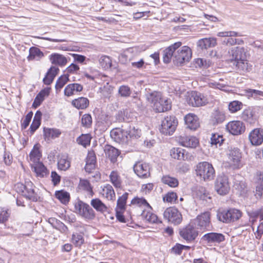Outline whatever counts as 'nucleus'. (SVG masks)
<instances>
[{"instance_id":"1","label":"nucleus","mask_w":263,"mask_h":263,"mask_svg":"<svg viewBox=\"0 0 263 263\" xmlns=\"http://www.w3.org/2000/svg\"><path fill=\"white\" fill-rule=\"evenodd\" d=\"M182 45L181 42L175 43L163 51V59L165 63H168L171 59L177 65L189 62L192 57V51L190 47L184 46L179 49Z\"/></svg>"},{"instance_id":"2","label":"nucleus","mask_w":263,"mask_h":263,"mask_svg":"<svg viewBox=\"0 0 263 263\" xmlns=\"http://www.w3.org/2000/svg\"><path fill=\"white\" fill-rule=\"evenodd\" d=\"M146 100L151 104L156 112H162L171 108L170 100L162 96L158 91L147 92L145 94Z\"/></svg>"},{"instance_id":"3","label":"nucleus","mask_w":263,"mask_h":263,"mask_svg":"<svg viewBox=\"0 0 263 263\" xmlns=\"http://www.w3.org/2000/svg\"><path fill=\"white\" fill-rule=\"evenodd\" d=\"M197 176H199L204 180H212L215 175V170L212 165L208 162L199 163L196 168Z\"/></svg>"},{"instance_id":"4","label":"nucleus","mask_w":263,"mask_h":263,"mask_svg":"<svg viewBox=\"0 0 263 263\" xmlns=\"http://www.w3.org/2000/svg\"><path fill=\"white\" fill-rule=\"evenodd\" d=\"M227 163L230 168L239 169L243 166L241 161V153L239 149L236 147L231 148L228 154Z\"/></svg>"},{"instance_id":"5","label":"nucleus","mask_w":263,"mask_h":263,"mask_svg":"<svg viewBox=\"0 0 263 263\" xmlns=\"http://www.w3.org/2000/svg\"><path fill=\"white\" fill-rule=\"evenodd\" d=\"M242 215L241 211L238 209L231 208L227 210H223L217 214L218 219L225 223L238 220Z\"/></svg>"},{"instance_id":"6","label":"nucleus","mask_w":263,"mask_h":263,"mask_svg":"<svg viewBox=\"0 0 263 263\" xmlns=\"http://www.w3.org/2000/svg\"><path fill=\"white\" fill-rule=\"evenodd\" d=\"M136 136L132 134L127 129L122 128H115L110 131V137L117 143H127L131 137Z\"/></svg>"},{"instance_id":"7","label":"nucleus","mask_w":263,"mask_h":263,"mask_svg":"<svg viewBox=\"0 0 263 263\" xmlns=\"http://www.w3.org/2000/svg\"><path fill=\"white\" fill-rule=\"evenodd\" d=\"M178 121L174 116H167L161 122L160 132L165 135H172L176 130Z\"/></svg>"},{"instance_id":"8","label":"nucleus","mask_w":263,"mask_h":263,"mask_svg":"<svg viewBox=\"0 0 263 263\" xmlns=\"http://www.w3.org/2000/svg\"><path fill=\"white\" fill-rule=\"evenodd\" d=\"M76 212L82 217L86 219H92L95 216L93 210L87 203L78 200L74 204Z\"/></svg>"},{"instance_id":"9","label":"nucleus","mask_w":263,"mask_h":263,"mask_svg":"<svg viewBox=\"0 0 263 263\" xmlns=\"http://www.w3.org/2000/svg\"><path fill=\"white\" fill-rule=\"evenodd\" d=\"M180 237L187 242L194 241L198 235V231L190 222L185 227L179 230Z\"/></svg>"},{"instance_id":"10","label":"nucleus","mask_w":263,"mask_h":263,"mask_svg":"<svg viewBox=\"0 0 263 263\" xmlns=\"http://www.w3.org/2000/svg\"><path fill=\"white\" fill-rule=\"evenodd\" d=\"M191 222L197 230H210V214L209 212L203 213L192 220Z\"/></svg>"},{"instance_id":"11","label":"nucleus","mask_w":263,"mask_h":263,"mask_svg":"<svg viewBox=\"0 0 263 263\" xmlns=\"http://www.w3.org/2000/svg\"><path fill=\"white\" fill-rule=\"evenodd\" d=\"M163 217L168 222L174 225H178L182 221L181 213L174 207L166 208L163 212Z\"/></svg>"},{"instance_id":"12","label":"nucleus","mask_w":263,"mask_h":263,"mask_svg":"<svg viewBox=\"0 0 263 263\" xmlns=\"http://www.w3.org/2000/svg\"><path fill=\"white\" fill-rule=\"evenodd\" d=\"M230 189L229 179L227 176L219 175L215 182V190L220 195H227Z\"/></svg>"},{"instance_id":"13","label":"nucleus","mask_w":263,"mask_h":263,"mask_svg":"<svg viewBox=\"0 0 263 263\" xmlns=\"http://www.w3.org/2000/svg\"><path fill=\"white\" fill-rule=\"evenodd\" d=\"M186 101L187 103L194 107H199L205 105L208 103L205 97L202 93L192 91L188 96Z\"/></svg>"},{"instance_id":"14","label":"nucleus","mask_w":263,"mask_h":263,"mask_svg":"<svg viewBox=\"0 0 263 263\" xmlns=\"http://www.w3.org/2000/svg\"><path fill=\"white\" fill-rule=\"evenodd\" d=\"M217 35L219 37H228V38L224 39L222 41V44L227 46H233L243 43L242 40L232 38L233 36H239V33L237 32L232 31H222L218 32Z\"/></svg>"},{"instance_id":"15","label":"nucleus","mask_w":263,"mask_h":263,"mask_svg":"<svg viewBox=\"0 0 263 263\" xmlns=\"http://www.w3.org/2000/svg\"><path fill=\"white\" fill-rule=\"evenodd\" d=\"M134 171L140 178H146L150 176V167L147 163L137 162L134 166Z\"/></svg>"},{"instance_id":"16","label":"nucleus","mask_w":263,"mask_h":263,"mask_svg":"<svg viewBox=\"0 0 263 263\" xmlns=\"http://www.w3.org/2000/svg\"><path fill=\"white\" fill-rule=\"evenodd\" d=\"M201 240L207 244L215 245L223 242L225 240V237L221 233L211 232L204 234Z\"/></svg>"},{"instance_id":"17","label":"nucleus","mask_w":263,"mask_h":263,"mask_svg":"<svg viewBox=\"0 0 263 263\" xmlns=\"http://www.w3.org/2000/svg\"><path fill=\"white\" fill-rule=\"evenodd\" d=\"M227 130L233 135H238L245 131V125L240 121H233L226 125Z\"/></svg>"},{"instance_id":"18","label":"nucleus","mask_w":263,"mask_h":263,"mask_svg":"<svg viewBox=\"0 0 263 263\" xmlns=\"http://www.w3.org/2000/svg\"><path fill=\"white\" fill-rule=\"evenodd\" d=\"M170 155L175 159L179 160H192L193 156L180 147H174L171 149Z\"/></svg>"},{"instance_id":"19","label":"nucleus","mask_w":263,"mask_h":263,"mask_svg":"<svg viewBox=\"0 0 263 263\" xmlns=\"http://www.w3.org/2000/svg\"><path fill=\"white\" fill-rule=\"evenodd\" d=\"M178 140L180 145L186 147L195 148L199 144L198 139L194 136H180Z\"/></svg>"},{"instance_id":"20","label":"nucleus","mask_w":263,"mask_h":263,"mask_svg":"<svg viewBox=\"0 0 263 263\" xmlns=\"http://www.w3.org/2000/svg\"><path fill=\"white\" fill-rule=\"evenodd\" d=\"M249 138L252 145H259L263 142V129L255 128L249 134Z\"/></svg>"},{"instance_id":"21","label":"nucleus","mask_w":263,"mask_h":263,"mask_svg":"<svg viewBox=\"0 0 263 263\" xmlns=\"http://www.w3.org/2000/svg\"><path fill=\"white\" fill-rule=\"evenodd\" d=\"M49 59L52 64L62 67L65 66L70 59L62 54L54 53L50 55Z\"/></svg>"},{"instance_id":"22","label":"nucleus","mask_w":263,"mask_h":263,"mask_svg":"<svg viewBox=\"0 0 263 263\" xmlns=\"http://www.w3.org/2000/svg\"><path fill=\"white\" fill-rule=\"evenodd\" d=\"M184 121L187 127L192 130H196L199 126L198 117L193 114H189L184 117Z\"/></svg>"},{"instance_id":"23","label":"nucleus","mask_w":263,"mask_h":263,"mask_svg":"<svg viewBox=\"0 0 263 263\" xmlns=\"http://www.w3.org/2000/svg\"><path fill=\"white\" fill-rule=\"evenodd\" d=\"M32 170L34 172L37 177L43 178L47 176L49 172L42 162L32 163L31 164Z\"/></svg>"},{"instance_id":"24","label":"nucleus","mask_w":263,"mask_h":263,"mask_svg":"<svg viewBox=\"0 0 263 263\" xmlns=\"http://www.w3.org/2000/svg\"><path fill=\"white\" fill-rule=\"evenodd\" d=\"M229 53L230 56L232 57L231 60L233 63L246 58L245 49L243 48L239 47L232 48L231 50L229 51Z\"/></svg>"},{"instance_id":"25","label":"nucleus","mask_w":263,"mask_h":263,"mask_svg":"<svg viewBox=\"0 0 263 263\" xmlns=\"http://www.w3.org/2000/svg\"><path fill=\"white\" fill-rule=\"evenodd\" d=\"M104 152L106 156L113 163L117 161V158L120 155V152L118 149L109 145L105 146Z\"/></svg>"},{"instance_id":"26","label":"nucleus","mask_w":263,"mask_h":263,"mask_svg":"<svg viewBox=\"0 0 263 263\" xmlns=\"http://www.w3.org/2000/svg\"><path fill=\"white\" fill-rule=\"evenodd\" d=\"M216 44L217 40L215 37L203 38L199 40L197 42V46L202 49L213 47Z\"/></svg>"},{"instance_id":"27","label":"nucleus","mask_w":263,"mask_h":263,"mask_svg":"<svg viewBox=\"0 0 263 263\" xmlns=\"http://www.w3.org/2000/svg\"><path fill=\"white\" fill-rule=\"evenodd\" d=\"M59 69L55 66H51L48 70L45 77L43 79V83L44 84L50 85L56 75L58 74Z\"/></svg>"},{"instance_id":"28","label":"nucleus","mask_w":263,"mask_h":263,"mask_svg":"<svg viewBox=\"0 0 263 263\" xmlns=\"http://www.w3.org/2000/svg\"><path fill=\"white\" fill-rule=\"evenodd\" d=\"M83 88V86L78 83L69 84L65 88L64 94L67 97H70L75 92L81 91Z\"/></svg>"},{"instance_id":"29","label":"nucleus","mask_w":263,"mask_h":263,"mask_svg":"<svg viewBox=\"0 0 263 263\" xmlns=\"http://www.w3.org/2000/svg\"><path fill=\"white\" fill-rule=\"evenodd\" d=\"M50 92V88H47L42 90L36 96L32 104L34 108L39 106L44 100L45 97H47Z\"/></svg>"},{"instance_id":"30","label":"nucleus","mask_w":263,"mask_h":263,"mask_svg":"<svg viewBox=\"0 0 263 263\" xmlns=\"http://www.w3.org/2000/svg\"><path fill=\"white\" fill-rule=\"evenodd\" d=\"M141 216L143 219H145L147 222L149 223H161L157 215L152 213L150 211H143L141 214Z\"/></svg>"},{"instance_id":"31","label":"nucleus","mask_w":263,"mask_h":263,"mask_svg":"<svg viewBox=\"0 0 263 263\" xmlns=\"http://www.w3.org/2000/svg\"><path fill=\"white\" fill-rule=\"evenodd\" d=\"M44 57V53L38 48L32 47L29 49V54L27 57L28 61L34 60H40Z\"/></svg>"},{"instance_id":"32","label":"nucleus","mask_w":263,"mask_h":263,"mask_svg":"<svg viewBox=\"0 0 263 263\" xmlns=\"http://www.w3.org/2000/svg\"><path fill=\"white\" fill-rule=\"evenodd\" d=\"M89 103L88 99L84 97H80L72 101V105L79 109L86 108L89 105Z\"/></svg>"},{"instance_id":"33","label":"nucleus","mask_w":263,"mask_h":263,"mask_svg":"<svg viewBox=\"0 0 263 263\" xmlns=\"http://www.w3.org/2000/svg\"><path fill=\"white\" fill-rule=\"evenodd\" d=\"M25 190L24 192V196L33 200L36 199L33 184L31 182H26L25 184Z\"/></svg>"},{"instance_id":"34","label":"nucleus","mask_w":263,"mask_h":263,"mask_svg":"<svg viewBox=\"0 0 263 263\" xmlns=\"http://www.w3.org/2000/svg\"><path fill=\"white\" fill-rule=\"evenodd\" d=\"M90 204L98 212L103 213L107 211V206L99 198L92 199Z\"/></svg>"},{"instance_id":"35","label":"nucleus","mask_w":263,"mask_h":263,"mask_svg":"<svg viewBox=\"0 0 263 263\" xmlns=\"http://www.w3.org/2000/svg\"><path fill=\"white\" fill-rule=\"evenodd\" d=\"M39 144H36L34 145L33 149L30 153V160L33 162V163L40 162V159L41 157V153L39 150Z\"/></svg>"},{"instance_id":"36","label":"nucleus","mask_w":263,"mask_h":263,"mask_svg":"<svg viewBox=\"0 0 263 263\" xmlns=\"http://www.w3.org/2000/svg\"><path fill=\"white\" fill-rule=\"evenodd\" d=\"M58 165L59 169L66 171L69 168L70 162L67 155H61L60 156L58 162Z\"/></svg>"},{"instance_id":"37","label":"nucleus","mask_w":263,"mask_h":263,"mask_svg":"<svg viewBox=\"0 0 263 263\" xmlns=\"http://www.w3.org/2000/svg\"><path fill=\"white\" fill-rule=\"evenodd\" d=\"M102 195L108 200H113L115 197V193L113 187L110 184L105 185L102 189Z\"/></svg>"},{"instance_id":"38","label":"nucleus","mask_w":263,"mask_h":263,"mask_svg":"<svg viewBox=\"0 0 263 263\" xmlns=\"http://www.w3.org/2000/svg\"><path fill=\"white\" fill-rule=\"evenodd\" d=\"M110 181L114 186L116 188H120L121 186L122 180L117 171H112L109 175Z\"/></svg>"},{"instance_id":"39","label":"nucleus","mask_w":263,"mask_h":263,"mask_svg":"<svg viewBox=\"0 0 263 263\" xmlns=\"http://www.w3.org/2000/svg\"><path fill=\"white\" fill-rule=\"evenodd\" d=\"M55 196L61 203L64 204H66L69 201V194L63 190L57 191L55 193Z\"/></svg>"},{"instance_id":"40","label":"nucleus","mask_w":263,"mask_h":263,"mask_svg":"<svg viewBox=\"0 0 263 263\" xmlns=\"http://www.w3.org/2000/svg\"><path fill=\"white\" fill-rule=\"evenodd\" d=\"M161 181L165 184L168 185L171 187H175L178 185V180L175 177L169 175L163 176L161 178Z\"/></svg>"},{"instance_id":"41","label":"nucleus","mask_w":263,"mask_h":263,"mask_svg":"<svg viewBox=\"0 0 263 263\" xmlns=\"http://www.w3.org/2000/svg\"><path fill=\"white\" fill-rule=\"evenodd\" d=\"M212 122L214 124H218L223 122L226 119L224 114L219 110H215L212 114Z\"/></svg>"},{"instance_id":"42","label":"nucleus","mask_w":263,"mask_h":263,"mask_svg":"<svg viewBox=\"0 0 263 263\" xmlns=\"http://www.w3.org/2000/svg\"><path fill=\"white\" fill-rule=\"evenodd\" d=\"M79 187L80 189L84 190L88 192L91 196L93 195L92 188L90 185V182L85 179H81L79 183Z\"/></svg>"},{"instance_id":"43","label":"nucleus","mask_w":263,"mask_h":263,"mask_svg":"<svg viewBox=\"0 0 263 263\" xmlns=\"http://www.w3.org/2000/svg\"><path fill=\"white\" fill-rule=\"evenodd\" d=\"M91 139L89 134H82L77 139V142L79 144L86 147L90 144Z\"/></svg>"},{"instance_id":"44","label":"nucleus","mask_w":263,"mask_h":263,"mask_svg":"<svg viewBox=\"0 0 263 263\" xmlns=\"http://www.w3.org/2000/svg\"><path fill=\"white\" fill-rule=\"evenodd\" d=\"M69 81V75L64 74L59 78L56 82L55 88L57 90H60Z\"/></svg>"},{"instance_id":"45","label":"nucleus","mask_w":263,"mask_h":263,"mask_svg":"<svg viewBox=\"0 0 263 263\" xmlns=\"http://www.w3.org/2000/svg\"><path fill=\"white\" fill-rule=\"evenodd\" d=\"M197 196L201 200H204L207 202L211 201V197L209 193L204 187H200L199 189Z\"/></svg>"},{"instance_id":"46","label":"nucleus","mask_w":263,"mask_h":263,"mask_svg":"<svg viewBox=\"0 0 263 263\" xmlns=\"http://www.w3.org/2000/svg\"><path fill=\"white\" fill-rule=\"evenodd\" d=\"M131 204L134 205L139 207L142 206H146L152 209L150 205L147 202V201L143 197L139 198L138 197H135L131 201Z\"/></svg>"},{"instance_id":"47","label":"nucleus","mask_w":263,"mask_h":263,"mask_svg":"<svg viewBox=\"0 0 263 263\" xmlns=\"http://www.w3.org/2000/svg\"><path fill=\"white\" fill-rule=\"evenodd\" d=\"M99 62L100 66L104 69H109L111 66V60L108 56L103 55L101 57Z\"/></svg>"},{"instance_id":"48","label":"nucleus","mask_w":263,"mask_h":263,"mask_svg":"<svg viewBox=\"0 0 263 263\" xmlns=\"http://www.w3.org/2000/svg\"><path fill=\"white\" fill-rule=\"evenodd\" d=\"M241 118L250 124H252L254 122L253 115L250 109H246L244 110L241 115Z\"/></svg>"},{"instance_id":"49","label":"nucleus","mask_w":263,"mask_h":263,"mask_svg":"<svg viewBox=\"0 0 263 263\" xmlns=\"http://www.w3.org/2000/svg\"><path fill=\"white\" fill-rule=\"evenodd\" d=\"M84 242L83 235L79 233L73 234L72 236V242L77 247H80Z\"/></svg>"},{"instance_id":"50","label":"nucleus","mask_w":263,"mask_h":263,"mask_svg":"<svg viewBox=\"0 0 263 263\" xmlns=\"http://www.w3.org/2000/svg\"><path fill=\"white\" fill-rule=\"evenodd\" d=\"M233 64L235 65L240 71L245 72L248 70V64L246 60V58L234 62Z\"/></svg>"},{"instance_id":"51","label":"nucleus","mask_w":263,"mask_h":263,"mask_svg":"<svg viewBox=\"0 0 263 263\" xmlns=\"http://www.w3.org/2000/svg\"><path fill=\"white\" fill-rule=\"evenodd\" d=\"M130 88L127 85H122L119 87L118 94L121 97L127 98L131 94Z\"/></svg>"},{"instance_id":"52","label":"nucleus","mask_w":263,"mask_h":263,"mask_svg":"<svg viewBox=\"0 0 263 263\" xmlns=\"http://www.w3.org/2000/svg\"><path fill=\"white\" fill-rule=\"evenodd\" d=\"M128 194L124 193L117 200V206L121 210H124L125 208L126 200L128 198Z\"/></svg>"},{"instance_id":"53","label":"nucleus","mask_w":263,"mask_h":263,"mask_svg":"<svg viewBox=\"0 0 263 263\" xmlns=\"http://www.w3.org/2000/svg\"><path fill=\"white\" fill-rule=\"evenodd\" d=\"M234 187L239 192L241 195L245 194L247 192L246 183L242 180H236L234 183Z\"/></svg>"},{"instance_id":"54","label":"nucleus","mask_w":263,"mask_h":263,"mask_svg":"<svg viewBox=\"0 0 263 263\" xmlns=\"http://www.w3.org/2000/svg\"><path fill=\"white\" fill-rule=\"evenodd\" d=\"M242 103L238 101H234L230 103L229 105V109L232 112H235L240 110L242 107Z\"/></svg>"},{"instance_id":"55","label":"nucleus","mask_w":263,"mask_h":263,"mask_svg":"<svg viewBox=\"0 0 263 263\" xmlns=\"http://www.w3.org/2000/svg\"><path fill=\"white\" fill-rule=\"evenodd\" d=\"M81 123L82 125L86 128L89 127L92 124V118L90 115L85 114L81 119Z\"/></svg>"},{"instance_id":"56","label":"nucleus","mask_w":263,"mask_h":263,"mask_svg":"<svg viewBox=\"0 0 263 263\" xmlns=\"http://www.w3.org/2000/svg\"><path fill=\"white\" fill-rule=\"evenodd\" d=\"M177 199V194L173 192L167 193L163 198L164 201L170 203H174Z\"/></svg>"},{"instance_id":"57","label":"nucleus","mask_w":263,"mask_h":263,"mask_svg":"<svg viewBox=\"0 0 263 263\" xmlns=\"http://www.w3.org/2000/svg\"><path fill=\"white\" fill-rule=\"evenodd\" d=\"M223 141V137L221 135L218 134H213L211 138V143L212 145H219L222 143Z\"/></svg>"},{"instance_id":"58","label":"nucleus","mask_w":263,"mask_h":263,"mask_svg":"<svg viewBox=\"0 0 263 263\" xmlns=\"http://www.w3.org/2000/svg\"><path fill=\"white\" fill-rule=\"evenodd\" d=\"M86 163L96 164V156L94 151H89L86 158Z\"/></svg>"},{"instance_id":"59","label":"nucleus","mask_w":263,"mask_h":263,"mask_svg":"<svg viewBox=\"0 0 263 263\" xmlns=\"http://www.w3.org/2000/svg\"><path fill=\"white\" fill-rule=\"evenodd\" d=\"M33 116V113L32 111L29 112L25 117V119L24 120L23 123H22V128L25 129L29 125L31 118Z\"/></svg>"},{"instance_id":"60","label":"nucleus","mask_w":263,"mask_h":263,"mask_svg":"<svg viewBox=\"0 0 263 263\" xmlns=\"http://www.w3.org/2000/svg\"><path fill=\"white\" fill-rule=\"evenodd\" d=\"M51 178L52 182L54 185H58L61 181V177L56 172L52 171L51 173Z\"/></svg>"},{"instance_id":"61","label":"nucleus","mask_w":263,"mask_h":263,"mask_svg":"<svg viewBox=\"0 0 263 263\" xmlns=\"http://www.w3.org/2000/svg\"><path fill=\"white\" fill-rule=\"evenodd\" d=\"M196 66L206 68L210 66L209 61L207 62L203 59H197L195 61Z\"/></svg>"},{"instance_id":"62","label":"nucleus","mask_w":263,"mask_h":263,"mask_svg":"<svg viewBox=\"0 0 263 263\" xmlns=\"http://www.w3.org/2000/svg\"><path fill=\"white\" fill-rule=\"evenodd\" d=\"M112 90L113 87L109 85L108 83H107L102 88V92L104 96L108 97V96L112 92Z\"/></svg>"},{"instance_id":"63","label":"nucleus","mask_w":263,"mask_h":263,"mask_svg":"<svg viewBox=\"0 0 263 263\" xmlns=\"http://www.w3.org/2000/svg\"><path fill=\"white\" fill-rule=\"evenodd\" d=\"M9 217L7 211L0 209V223H4L8 220Z\"/></svg>"},{"instance_id":"64","label":"nucleus","mask_w":263,"mask_h":263,"mask_svg":"<svg viewBox=\"0 0 263 263\" xmlns=\"http://www.w3.org/2000/svg\"><path fill=\"white\" fill-rule=\"evenodd\" d=\"M48 134L49 137L52 138L58 137L61 134L60 130L58 129H49L48 130Z\"/></svg>"}]
</instances>
